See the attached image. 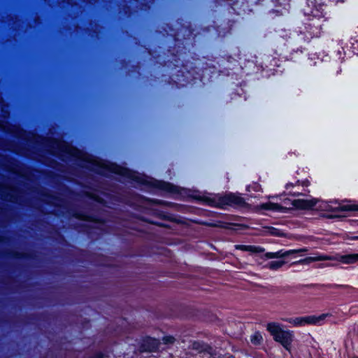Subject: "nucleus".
Segmentation results:
<instances>
[{
    "instance_id": "f257e3e1",
    "label": "nucleus",
    "mask_w": 358,
    "mask_h": 358,
    "mask_svg": "<svg viewBox=\"0 0 358 358\" xmlns=\"http://www.w3.org/2000/svg\"><path fill=\"white\" fill-rule=\"evenodd\" d=\"M322 6V3H317V1H305L302 11L307 19L293 34V37L296 34L298 41L308 43L311 39L321 36L323 22L325 21Z\"/></svg>"
},
{
    "instance_id": "f03ea898",
    "label": "nucleus",
    "mask_w": 358,
    "mask_h": 358,
    "mask_svg": "<svg viewBox=\"0 0 358 358\" xmlns=\"http://www.w3.org/2000/svg\"><path fill=\"white\" fill-rule=\"evenodd\" d=\"M95 171L102 176L111 177L113 174H115L122 177L125 181H134L137 183L143 184L146 180L137 173L124 167L113 163L103 164L99 166Z\"/></svg>"
},
{
    "instance_id": "7ed1b4c3",
    "label": "nucleus",
    "mask_w": 358,
    "mask_h": 358,
    "mask_svg": "<svg viewBox=\"0 0 358 358\" xmlns=\"http://www.w3.org/2000/svg\"><path fill=\"white\" fill-rule=\"evenodd\" d=\"M318 200L317 199H294L291 200L285 198L280 203L267 202L260 206L261 209L272 210L274 212L285 213L288 210L294 208L299 209H310L314 207Z\"/></svg>"
},
{
    "instance_id": "20e7f679",
    "label": "nucleus",
    "mask_w": 358,
    "mask_h": 358,
    "mask_svg": "<svg viewBox=\"0 0 358 358\" xmlns=\"http://www.w3.org/2000/svg\"><path fill=\"white\" fill-rule=\"evenodd\" d=\"M266 330L273 336L275 341L280 343L289 352H291L292 343L294 341V332L290 330H285L282 324L278 322H268L266 324Z\"/></svg>"
},
{
    "instance_id": "39448f33",
    "label": "nucleus",
    "mask_w": 358,
    "mask_h": 358,
    "mask_svg": "<svg viewBox=\"0 0 358 358\" xmlns=\"http://www.w3.org/2000/svg\"><path fill=\"white\" fill-rule=\"evenodd\" d=\"M324 260H336L345 264H351L358 262V253L347 254L337 257L329 256L322 254H314L313 256L308 257L303 259H300L293 263V264H308L311 262L324 261Z\"/></svg>"
},
{
    "instance_id": "423d86ee",
    "label": "nucleus",
    "mask_w": 358,
    "mask_h": 358,
    "mask_svg": "<svg viewBox=\"0 0 358 358\" xmlns=\"http://www.w3.org/2000/svg\"><path fill=\"white\" fill-rule=\"evenodd\" d=\"M329 316V313H323L318 316L308 315L305 317L282 318L284 322L289 323L292 327H303L306 325H322L324 320Z\"/></svg>"
},
{
    "instance_id": "0eeeda50",
    "label": "nucleus",
    "mask_w": 358,
    "mask_h": 358,
    "mask_svg": "<svg viewBox=\"0 0 358 358\" xmlns=\"http://www.w3.org/2000/svg\"><path fill=\"white\" fill-rule=\"evenodd\" d=\"M220 204L234 207L243 206L245 204V200L239 195L228 194L221 197Z\"/></svg>"
},
{
    "instance_id": "6e6552de",
    "label": "nucleus",
    "mask_w": 358,
    "mask_h": 358,
    "mask_svg": "<svg viewBox=\"0 0 358 358\" xmlns=\"http://www.w3.org/2000/svg\"><path fill=\"white\" fill-rule=\"evenodd\" d=\"M308 249L306 248L297 249V250H289L286 251L280 250L276 252H268L266 254L268 258H279L285 257L294 254L301 253L307 252Z\"/></svg>"
},
{
    "instance_id": "1a4fd4ad",
    "label": "nucleus",
    "mask_w": 358,
    "mask_h": 358,
    "mask_svg": "<svg viewBox=\"0 0 358 358\" xmlns=\"http://www.w3.org/2000/svg\"><path fill=\"white\" fill-rule=\"evenodd\" d=\"M299 185H300V182L299 181H297L295 184L287 183L286 185V186H285V188L287 189H288L289 187H292L293 188L298 187V189H296V190L289 191V194H292L293 196L304 195L305 192H306V190L304 188H303V189L300 190L299 189Z\"/></svg>"
},
{
    "instance_id": "9d476101",
    "label": "nucleus",
    "mask_w": 358,
    "mask_h": 358,
    "mask_svg": "<svg viewBox=\"0 0 358 358\" xmlns=\"http://www.w3.org/2000/svg\"><path fill=\"white\" fill-rule=\"evenodd\" d=\"M145 343L148 344V348H145V350L151 352V351H155L158 348L159 342L157 339L152 338H148L145 341Z\"/></svg>"
},
{
    "instance_id": "9b49d317",
    "label": "nucleus",
    "mask_w": 358,
    "mask_h": 358,
    "mask_svg": "<svg viewBox=\"0 0 358 358\" xmlns=\"http://www.w3.org/2000/svg\"><path fill=\"white\" fill-rule=\"evenodd\" d=\"M285 264L284 260H274L268 264V268L271 270H278Z\"/></svg>"
},
{
    "instance_id": "f8f14e48",
    "label": "nucleus",
    "mask_w": 358,
    "mask_h": 358,
    "mask_svg": "<svg viewBox=\"0 0 358 358\" xmlns=\"http://www.w3.org/2000/svg\"><path fill=\"white\" fill-rule=\"evenodd\" d=\"M237 249H240L243 251H250L252 252H259L258 248L254 245H240L236 246Z\"/></svg>"
},
{
    "instance_id": "ddd939ff",
    "label": "nucleus",
    "mask_w": 358,
    "mask_h": 358,
    "mask_svg": "<svg viewBox=\"0 0 358 358\" xmlns=\"http://www.w3.org/2000/svg\"><path fill=\"white\" fill-rule=\"evenodd\" d=\"M193 349H195L199 352H204L206 351L207 349H208V346L204 345L203 343H201L200 342H194L192 344ZM210 350V348H209Z\"/></svg>"
},
{
    "instance_id": "4468645a",
    "label": "nucleus",
    "mask_w": 358,
    "mask_h": 358,
    "mask_svg": "<svg viewBox=\"0 0 358 358\" xmlns=\"http://www.w3.org/2000/svg\"><path fill=\"white\" fill-rule=\"evenodd\" d=\"M161 188L171 193H174L176 192V188L170 183L163 182L161 185Z\"/></svg>"
},
{
    "instance_id": "2eb2a0df",
    "label": "nucleus",
    "mask_w": 358,
    "mask_h": 358,
    "mask_svg": "<svg viewBox=\"0 0 358 358\" xmlns=\"http://www.w3.org/2000/svg\"><path fill=\"white\" fill-rule=\"evenodd\" d=\"M250 340L253 344H259L262 341V336L259 332H256L251 336Z\"/></svg>"
},
{
    "instance_id": "dca6fc26",
    "label": "nucleus",
    "mask_w": 358,
    "mask_h": 358,
    "mask_svg": "<svg viewBox=\"0 0 358 358\" xmlns=\"http://www.w3.org/2000/svg\"><path fill=\"white\" fill-rule=\"evenodd\" d=\"M247 190L250 191H255V192H260L262 190L261 185L257 182H254L252 185H249L247 187Z\"/></svg>"
},
{
    "instance_id": "f3484780",
    "label": "nucleus",
    "mask_w": 358,
    "mask_h": 358,
    "mask_svg": "<svg viewBox=\"0 0 358 358\" xmlns=\"http://www.w3.org/2000/svg\"><path fill=\"white\" fill-rule=\"evenodd\" d=\"M344 49L343 47L341 48V49H338L337 50V55H338V59L342 62L343 60V58H344Z\"/></svg>"
},
{
    "instance_id": "a211bd4d",
    "label": "nucleus",
    "mask_w": 358,
    "mask_h": 358,
    "mask_svg": "<svg viewBox=\"0 0 358 358\" xmlns=\"http://www.w3.org/2000/svg\"><path fill=\"white\" fill-rule=\"evenodd\" d=\"M174 341H175L174 337H173L171 336H164L163 338V341L166 344L173 343L174 342Z\"/></svg>"
},
{
    "instance_id": "6ab92c4d",
    "label": "nucleus",
    "mask_w": 358,
    "mask_h": 358,
    "mask_svg": "<svg viewBox=\"0 0 358 358\" xmlns=\"http://www.w3.org/2000/svg\"><path fill=\"white\" fill-rule=\"evenodd\" d=\"M341 209L343 210H357V208H355V206H352V205L343 206L341 207Z\"/></svg>"
},
{
    "instance_id": "aec40b11",
    "label": "nucleus",
    "mask_w": 358,
    "mask_h": 358,
    "mask_svg": "<svg viewBox=\"0 0 358 358\" xmlns=\"http://www.w3.org/2000/svg\"><path fill=\"white\" fill-rule=\"evenodd\" d=\"M205 200L207 201V203H208L209 205H211V206H213V201H212L211 199H209L206 198Z\"/></svg>"
},
{
    "instance_id": "412c9836",
    "label": "nucleus",
    "mask_w": 358,
    "mask_h": 358,
    "mask_svg": "<svg viewBox=\"0 0 358 358\" xmlns=\"http://www.w3.org/2000/svg\"><path fill=\"white\" fill-rule=\"evenodd\" d=\"M334 266V264H322L320 265V268H324V266Z\"/></svg>"
},
{
    "instance_id": "4be33fe9",
    "label": "nucleus",
    "mask_w": 358,
    "mask_h": 358,
    "mask_svg": "<svg viewBox=\"0 0 358 358\" xmlns=\"http://www.w3.org/2000/svg\"><path fill=\"white\" fill-rule=\"evenodd\" d=\"M301 185H302V187H303L304 186L305 187H308V182H306V181H303L301 182Z\"/></svg>"
},
{
    "instance_id": "5701e85b",
    "label": "nucleus",
    "mask_w": 358,
    "mask_h": 358,
    "mask_svg": "<svg viewBox=\"0 0 358 358\" xmlns=\"http://www.w3.org/2000/svg\"><path fill=\"white\" fill-rule=\"evenodd\" d=\"M94 358H103V355L102 354L99 353V354L96 355V357Z\"/></svg>"
},
{
    "instance_id": "b1692460",
    "label": "nucleus",
    "mask_w": 358,
    "mask_h": 358,
    "mask_svg": "<svg viewBox=\"0 0 358 358\" xmlns=\"http://www.w3.org/2000/svg\"><path fill=\"white\" fill-rule=\"evenodd\" d=\"M62 3H64L65 1H62Z\"/></svg>"
},
{
    "instance_id": "393cba45",
    "label": "nucleus",
    "mask_w": 358,
    "mask_h": 358,
    "mask_svg": "<svg viewBox=\"0 0 358 358\" xmlns=\"http://www.w3.org/2000/svg\"><path fill=\"white\" fill-rule=\"evenodd\" d=\"M357 239H358V236L357 237Z\"/></svg>"
},
{
    "instance_id": "a878e982",
    "label": "nucleus",
    "mask_w": 358,
    "mask_h": 358,
    "mask_svg": "<svg viewBox=\"0 0 358 358\" xmlns=\"http://www.w3.org/2000/svg\"><path fill=\"white\" fill-rule=\"evenodd\" d=\"M353 358H358V357H353Z\"/></svg>"
}]
</instances>
